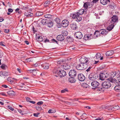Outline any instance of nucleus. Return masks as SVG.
Here are the masks:
<instances>
[{
    "label": "nucleus",
    "mask_w": 120,
    "mask_h": 120,
    "mask_svg": "<svg viewBox=\"0 0 120 120\" xmlns=\"http://www.w3.org/2000/svg\"><path fill=\"white\" fill-rule=\"evenodd\" d=\"M86 11L84 9H81L78 11L76 12L74 14H71L70 16L73 19H76V20L77 22H79L81 20L82 18L80 15H82L83 13L86 14Z\"/></svg>",
    "instance_id": "f257e3e1"
},
{
    "label": "nucleus",
    "mask_w": 120,
    "mask_h": 120,
    "mask_svg": "<svg viewBox=\"0 0 120 120\" xmlns=\"http://www.w3.org/2000/svg\"><path fill=\"white\" fill-rule=\"evenodd\" d=\"M90 58L86 57L83 56L79 59V61L81 64L83 65H86L88 64V61Z\"/></svg>",
    "instance_id": "f03ea898"
},
{
    "label": "nucleus",
    "mask_w": 120,
    "mask_h": 120,
    "mask_svg": "<svg viewBox=\"0 0 120 120\" xmlns=\"http://www.w3.org/2000/svg\"><path fill=\"white\" fill-rule=\"evenodd\" d=\"M110 22L116 25L118 22V17L116 15H113L110 19Z\"/></svg>",
    "instance_id": "7ed1b4c3"
},
{
    "label": "nucleus",
    "mask_w": 120,
    "mask_h": 120,
    "mask_svg": "<svg viewBox=\"0 0 120 120\" xmlns=\"http://www.w3.org/2000/svg\"><path fill=\"white\" fill-rule=\"evenodd\" d=\"M111 85L110 82L108 80L102 83V87L105 89L109 88L111 86Z\"/></svg>",
    "instance_id": "20e7f679"
},
{
    "label": "nucleus",
    "mask_w": 120,
    "mask_h": 120,
    "mask_svg": "<svg viewBox=\"0 0 120 120\" xmlns=\"http://www.w3.org/2000/svg\"><path fill=\"white\" fill-rule=\"evenodd\" d=\"M98 77V75L94 73H90L89 75V79L91 81L95 80L97 79Z\"/></svg>",
    "instance_id": "39448f33"
},
{
    "label": "nucleus",
    "mask_w": 120,
    "mask_h": 120,
    "mask_svg": "<svg viewBox=\"0 0 120 120\" xmlns=\"http://www.w3.org/2000/svg\"><path fill=\"white\" fill-rule=\"evenodd\" d=\"M74 36L75 38L78 39H81L83 36L82 33L80 31L75 33L74 34Z\"/></svg>",
    "instance_id": "423d86ee"
},
{
    "label": "nucleus",
    "mask_w": 120,
    "mask_h": 120,
    "mask_svg": "<svg viewBox=\"0 0 120 120\" xmlns=\"http://www.w3.org/2000/svg\"><path fill=\"white\" fill-rule=\"evenodd\" d=\"M60 70L56 68H55L52 70V72L53 75L56 77L58 76L59 74V72Z\"/></svg>",
    "instance_id": "0eeeda50"
},
{
    "label": "nucleus",
    "mask_w": 120,
    "mask_h": 120,
    "mask_svg": "<svg viewBox=\"0 0 120 120\" xmlns=\"http://www.w3.org/2000/svg\"><path fill=\"white\" fill-rule=\"evenodd\" d=\"M76 74V71L74 70H71L69 72V75L71 77H74Z\"/></svg>",
    "instance_id": "6e6552de"
},
{
    "label": "nucleus",
    "mask_w": 120,
    "mask_h": 120,
    "mask_svg": "<svg viewBox=\"0 0 120 120\" xmlns=\"http://www.w3.org/2000/svg\"><path fill=\"white\" fill-rule=\"evenodd\" d=\"M108 75L107 73H101L100 74L99 79L102 80H104L106 78L108 77Z\"/></svg>",
    "instance_id": "1a4fd4ad"
},
{
    "label": "nucleus",
    "mask_w": 120,
    "mask_h": 120,
    "mask_svg": "<svg viewBox=\"0 0 120 120\" xmlns=\"http://www.w3.org/2000/svg\"><path fill=\"white\" fill-rule=\"evenodd\" d=\"M61 23L62 26L63 27H66L68 26L69 22L68 20L64 19L62 21Z\"/></svg>",
    "instance_id": "9d476101"
},
{
    "label": "nucleus",
    "mask_w": 120,
    "mask_h": 120,
    "mask_svg": "<svg viewBox=\"0 0 120 120\" xmlns=\"http://www.w3.org/2000/svg\"><path fill=\"white\" fill-rule=\"evenodd\" d=\"M78 78L79 81H83L85 79V77L82 74H80L78 75Z\"/></svg>",
    "instance_id": "9b49d317"
},
{
    "label": "nucleus",
    "mask_w": 120,
    "mask_h": 120,
    "mask_svg": "<svg viewBox=\"0 0 120 120\" xmlns=\"http://www.w3.org/2000/svg\"><path fill=\"white\" fill-rule=\"evenodd\" d=\"M66 75V72L63 70H60L58 76L61 77H63L65 76Z\"/></svg>",
    "instance_id": "f8f14e48"
},
{
    "label": "nucleus",
    "mask_w": 120,
    "mask_h": 120,
    "mask_svg": "<svg viewBox=\"0 0 120 120\" xmlns=\"http://www.w3.org/2000/svg\"><path fill=\"white\" fill-rule=\"evenodd\" d=\"M115 25L110 22L109 25L107 27V30L109 31H110L114 28Z\"/></svg>",
    "instance_id": "ddd939ff"
},
{
    "label": "nucleus",
    "mask_w": 120,
    "mask_h": 120,
    "mask_svg": "<svg viewBox=\"0 0 120 120\" xmlns=\"http://www.w3.org/2000/svg\"><path fill=\"white\" fill-rule=\"evenodd\" d=\"M85 65H82L80 64H79L76 66V69L78 70H82L84 69L85 68L84 67Z\"/></svg>",
    "instance_id": "4468645a"
},
{
    "label": "nucleus",
    "mask_w": 120,
    "mask_h": 120,
    "mask_svg": "<svg viewBox=\"0 0 120 120\" xmlns=\"http://www.w3.org/2000/svg\"><path fill=\"white\" fill-rule=\"evenodd\" d=\"M92 35V34H86L84 35L83 39L85 40H87L91 39L92 38L91 36Z\"/></svg>",
    "instance_id": "2eb2a0df"
},
{
    "label": "nucleus",
    "mask_w": 120,
    "mask_h": 120,
    "mask_svg": "<svg viewBox=\"0 0 120 120\" xmlns=\"http://www.w3.org/2000/svg\"><path fill=\"white\" fill-rule=\"evenodd\" d=\"M99 84V82L96 81H93L91 83V86L95 88H96Z\"/></svg>",
    "instance_id": "dca6fc26"
},
{
    "label": "nucleus",
    "mask_w": 120,
    "mask_h": 120,
    "mask_svg": "<svg viewBox=\"0 0 120 120\" xmlns=\"http://www.w3.org/2000/svg\"><path fill=\"white\" fill-rule=\"evenodd\" d=\"M56 38L59 41H62L64 40V38L63 35H60L57 36Z\"/></svg>",
    "instance_id": "f3484780"
},
{
    "label": "nucleus",
    "mask_w": 120,
    "mask_h": 120,
    "mask_svg": "<svg viewBox=\"0 0 120 120\" xmlns=\"http://www.w3.org/2000/svg\"><path fill=\"white\" fill-rule=\"evenodd\" d=\"M70 27L73 30H76L78 28L75 22H74L70 25Z\"/></svg>",
    "instance_id": "a211bd4d"
},
{
    "label": "nucleus",
    "mask_w": 120,
    "mask_h": 120,
    "mask_svg": "<svg viewBox=\"0 0 120 120\" xmlns=\"http://www.w3.org/2000/svg\"><path fill=\"white\" fill-rule=\"evenodd\" d=\"M63 68L65 70H67L70 68V66L68 64H65L63 65Z\"/></svg>",
    "instance_id": "6ab92c4d"
},
{
    "label": "nucleus",
    "mask_w": 120,
    "mask_h": 120,
    "mask_svg": "<svg viewBox=\"0 0 120 120\" xmlns=\"http://www.w3.org/2000/svg\"><path fill=\"white\" fill-rule=\"evenodd\" d=\"M101 30H96L94 33V35H96V36L97 38L99 36H101Z\"/></svg>",
    "instance_id": "aec40b11"
},
{
    "label": "nucleus",
    "mask_w": 120,
    "mask_h": 120,
    "mask_svg": "<svg viewBox=\"0 0 120 120\" xmlns=\"http://www.w3.org/2000/svg\"><path fill=\"white\" fill-rule=\"evenodd\" d=\"M90 3L88 2H86L84 3L83 7L85 9L86 11V9L88 8V6H90Z\"/></svg>",
    "instance_id": "412c9836"
},
{
    "label": "nucleus",
    "mask_w": 120,
    "mask_h": 120,
    "mask_svg": "<svg viewBox=\"0 0 120 120\" xmlns=\"http://www.w3.org/2000/svg\"><path fill=\"white\" fill-rule=\"evenodd\" d=\"M113 77H110L108 79H107L109 82H111L112 83H114L116 84V80L115 78H113Z\"/></svg>",
    "instance_id": "4be33fe9"
},
{
    "label": "nucleus",
    "mask_w": 120,
    "mask_h": 120,
    "mask_svg": "<svg viewBox=\"0 0 120 120\" xmlns=\"http://www.w3.org/2000/svg\"><path fill=\"white\" fill-rule=\"evenodd\" d=\"M52 1L50 0H48L45 2L44 4V5L45 7L48 6L49 4H51L52 3Z\"/></svg>",
    "instance_id": "5701e85b"
},
{
    "label": "nucleus",
    "mask_w": 120,
    "mask_h": 120,
    "mask_svg": "<svg viewBox=\"0 0 120 120\" xmlns=\"http://www.w3.org/2000/svg\"><path fill=\"white\" fill-rule=\"evenodd\" d=\"M101 30H102L101 32V35H102L103 36H105L107 35L108 33V32L106 31L105 29H102Z\"/></svg>",
    "instance_id": "b1692460"
},
{
    "label": "nucleus",
    "mask_w": 120,
    "mask_h": 120,
    "mask_svg": "<svg viewBox=\"0 0 120 120\" xmlns=\"http://www.w3.org/2000/svg\"><path fill=\"white\" fill-rule=\"evenodd\" d=\"M41 66L43 68L45 69H48L49 68V64L48 63H45L41 65Z\"/></svg>",
    "instance_id": "393cba45"
},
{
    "label": "nucleus",
    "mask_w": 120,
    "mask_h": 120,
    "mask_svg": "<svg viewBox=\"0 0 120 120\" xmlns=\"http://www.w3.org/2000/svg\"><path fill=\"white\" fill-rule=\"evenodd\" d=\"M25 15L27 17H28L32 16L33 15V14L31 13L30 12L27 13H24Z\"/></svg>",
    "instance_id": "a878e982"
},
{
    "label": "nucleus",
    "mask_w": 120,
    "mask_h": 120,
    "mask_svg": "<svg viewBox=\"0 0 120 120\" xmlns=\"http://www.w3.org/2000/svg\"><path fill=\"white\" fill-rule=\"evenodd\" d=\"M100 1L101 4L104 5L107 4L108 1L110 2V1L109 0H100Z\"/></svg>",
    "instance_id": "bb28decb"
},
{
    "label": "nucleus",
    "mask_w": 120,
    "mask_h": 120,
    "mask_svg": "<svg viewBox=\"0 0 120 120\" xmlns=\"http://www.w3.org/2000/svg\"><path fill=\"white\" fill-rule=\"evenodd\" d=\"M47 24L48 26L49 27H52L53 24L52 22L51 21L49 22L48 21Z\"/></svg>",
    "instance_id": "cd10ccee"
},
{
    "label": "nucleus",
    "mask_w": 120,
    "mask_h": 120,
    "mask_svg": "<svg viewBox=\"0 0 120 120\" xmlns=\"http://www.w3.org/2000/svg\"><path fill=\"white\" fill-rule=\"evenodd\" d=\"M120 108L119 106L118 105L114 106L112 107H111V109L113 110H118Z\"/></svg>",
    "instance_id": "c85d7f7f"
},
{
    "label": "nucleus",
    "mask_w": 120,
    "mask_h": 120,
    "mask_svg": "<svg viewBox=\"0 0 120 120\" xmlns=\"http://www.w3.org/2000/svg\"><path fill=\"white\" fill-rule=\"evenodd\" d=\"M114 90L117 91H119L120 90V86L119 85L116 86L114 88Z\"/></svg>",
    "instance_id": "c756f323"
},
{
    "label": "nucleus",
    "mask_w": 120,
    "mask_h": 120,
    "mask_svg": "<svg viewBox=\"0 0 120 120\" xmlns=\"http://www.w3.org/2000/svg\"><path fill=\"white\" fill-rule=\"evenodd\" d=\"M74 77H71L69 79V81L71 83H73L75 82L76 80L74 78Z\"/></svg>",
    "instance_id": "7c9ffc66"
},
{
    "label": "nucleus",
    "mask_w": 120,
    "mask_h": 120,
    "mask_svg": "<svg viewBox=\"0 0 120 120\" xmlns=\"http://www.w3.org/2000/svg\"><path fill=\"white\" fill-rule=\"evenodd\" d=\"M45 17L48 19H49V20L50 19H51L52 18V16L50 14H45L44 15Z\"/></svg>",
    "instance_id": "2f4dec72"
},
{
    "label": "nucleus",
    "mask_w": 120,
    "mask_h": 120,
    "mask_svg": "<svg viewBox=\"0 0 120 120\" xmlns=\"http://www.w3.org/2000/svg\"><path fill=\"white\" fill-rule=\"evenodd\" d=\"M48 20L47 19H42L41 21V22L42 24L44 25L45 24H47L48 23Z\"/></svg>",
    "instance_id": "473e14b6"
},
{
    "label": "nucleus",
    "mask_w": 120,
    "mask_h": 120,
    "mask_svg": "<svg viewBox=\"0 0 120 120\" xmlns=\"http://www.w3.org/2000/svg\"><path fill=\"white\" fill-rule=\"evenodd\" d=\"M109 7L112 9L115 8H116V6L115 4H114V3H112L110 4L109 5Z\"/></svg>",
    "instance_id": "72a5a7b5"
},
{
    "label": "nucleus",
    "mask_w": 120,
    "mask_h": 120,
    "mask_svg": "<svg viewBox=\"0 0 120 120\" xmlns=\"http://www.w3.org/2000/svg\"><path fill=\"white\" fill-rule=\"evenodd\" d=\"M101 55L100 53H97L95 56V58L98 59H99L101 57Z\"/></svg>",
    "instance_id": "f704fd0d"
},
{
    "label": "nucleus",
    "mask_w": 120,
    "mask_h": 120,
    "mask_svg": "<svg viewBox=\"0 0 120 120\" xmlns=\"http://www.w3.org/2000/svg\"><path fill=\"white\" fill-rule=\"evenodd\" d=\"M116 72H112L111 73L110 76L111 77H114L116 75H117Z\"/></svg>",
    "instance_id": "c9c22d12"
},
{
    "label": "nucleus",
    "mask_w": 120,
    "mask_h": 120,
    "mask_svg": "<svg viewBox=\"0 0 120 120\" xmlns=\"http://www.w3.org/2000/svg\"><path fill=\"white\" fill-rule=\"evenodd\" d=\"M36 109L38 111H40L43 110L42 109L41 107L40 106L38 105L35 107Z\"/></svg>",
    "instance_id": "e433bc0d"
},
{
    "label": "nucleus",
    "mask_w": 120,
    "mask_h": 120,
    "mask_svg": "<svg viewBox=\"0 0 120 120\" xmlns=\"http://www.w3.org/2000/svg\"><path fill=\"white\" fill-rule=\"evenodd\" d=\"M2 75L5 76H8L9 75L8 72L5 71H2Z\"/></svg>",
    "instance_id": "4c0bfd02"
},
{
    "label": "nucleus",
    "mask_w": 120,
    "mask_h": 120,
    "mask_svg": "<svg viewBox=\"0 0 120 120\" xmlns=\"http://www.w3.org/2000/svg\"><path fill=\"white\" fill-rule=\"evenodd\" d=\"M106 56H107L111 57L110 58H112L113 56H112L113 54V53H105Z\"/></svg>",
    "instance_id": "58836bf2"
},
{
    "label": "nucleus",
    "mask_w": 120,
    "mask_h": 120,
    "mask_svg": "<svg viewBox=\"0 0 120 120\" xmlns=\"http://www.w3.org/2000/svg\"><path fill=\"white\" fill-rule=\"evenodd\" d=\"M43 14V13L40 12H37L36 14V16H41Z\"/></svg>",
    "instance_id": "ea45409f"
},
{
    "label": "nucleus",
    "mask_w": 120,
    "mask_h": 120,
    "mask_svg": "<svg viewBox=\"0 0 120 120\" xmlns=\"http://www.w3.org/2000/svg\"><path fill=\"white\" fill-rule=\"evenodd\" d=\"M30 72L31 73H33L35 75L37 73L36 70V69L31 70H30Z\"/></svg>",
    "instance_id": "a19ab883"
},
{
    "label": "nucleus",
    "mask_w": 120,
    "mask_h": 120,
    "mask_svg": "<svg viewBox=\"0 0 120 120\" xmlns=\"http://www.w3.org/2000/svg\"><path fill=\"white\" fill-rule=\"evenodd\" d=\"M7 67V66L4 64H2L1 66V68L3 70H5Z\"/></svg>",
    "instance_id": "79ce46f5"
},
{
    "label": "nucleus",
    "mask_w": 120,
    "mask_h": 120,
    "mask_svg": "<svg viewBox=\"0 0 120 120\" xmlns=\"http://www.w3.org/2000/svg\"><path fill=\"white\" fill-rule=\"evenodd\" d=\"M86 114L83 113L81 116V118L83 120H84L86 118Z\"/></svg>",
    "instance_id": "37998d69"
},
{
    "label": "nucleus",
    "mask_w": 120,
    "mask_h": 120,
    "mask_svg": "<svg viewBox=\"0 0 120 120\" xmlns=\"http://www.w3.org/2000/svg\"><path fill=\"white\" fill-rule=\"evenodd\" d=\"M60 20L59 18H56L55 19V21L57 24L60 23Z\"/></svg>",
    "instance_id": "c03bdc74"
},
{
    "label": "nucleus",
    "mask_w": 120,
    "mask_h": 120,
    "mask_svg": "<svg viewBox=\"0 0 120 120\" xmlns=\"http://www.w3.org/2000/svg\"><path fill=\"white\" fill-rule=\"evenodd\" d=\"M62 34L63 36H66L68 35V32L66 31H63L62 32Z\"/></svg>",
    "instance_id": "a18cd8bd"
},
{
    "label": "nucleus",
    "mask_w": 120,
    "mask_h": 120,
    "mask_svg": "<svg viewBox=\"0 0 120 120\" xmlns=\"http://www.w3.org/2000/svg\"><path fill=\"white\" fill-rule=\"evenodd\" d=\"M82 86L84 88H86L88 87V85L87 83H84L83 84Z\"/></svg>",
    "instance_id": "49530a36"
},
{
    "label": "nucleus",
    "mask_w": 120,
    "mask_h": 120,
    "mask_svg": "<svg viewBox=\"0 0 120 120\" xmlns=\"http://www.w3.org/2000/svg\"><path fill=\"white\" fill-rule=\"evenodd\" d=\"M28 6H26V7L23 6H21V8L26 10L27 9H28Z\"/></svg>",
    "instance_id": "de8ad7c7"
},
{
    "label": "nucleus",
    "mask_w": 120,
    "mask_h": 120,
    "mask_svg": "<svg viewBox=\"0 0 120 120\" xmlns=\"http://www.w3.org/2000/svg\"><path fill=\"white\" fill-rule=\"evenodd\" d=\"M11 78L8 77L7 78V79L8 81L10 82L11 83H12L13 82V81L11 79Z\"/></svg>",
    "instance_id": "09e8293b"
},
{
    "label": "nucleus",
    "mask_w": 120,
    "mask_h": 120,
    "mask_svg": "<svg viewBox=\"0 0 120 120\" xmlns=\"http://www.w3.org/2000/svg\"><path fill=\"white\" fill-rule=\"evenodd\" d=\"M88 64L89 66H91L90 65H92L94 64V61H88Z\"/></svg>",
    "instance_id": "8fccbe9b"
},
{
    "label": "nucleus",
    "mask_w": 120,
    "mask_h": 120,
    "mask_svg": "<svg viewBox=\"0 0 120 120\" xmlns=\"http://www.w3.org/2000/svg\"><path fill=\"white\" fill-rule=\"evenodd\" d=\"M40 64L39 63H38L37 62L35 64L32 65V66L33 67H37L38 66H39Z\"/></svg>",
    "instance_id": "3c124183"
},
{
    "label": "nucleus",
    "mask_w": 120,
    "mask_h": 120,
    "mask_svg": "<svg viewBox=\"0 0 120 120\" xmlns=\"http://www.w3.org/2000/svg\"><path fill=\"white\" fill-rule=\"evenodd\" d=\"M64 61L63 60H60L59 61H57V63L58 64H61L64 63Z\"/></svg>",
    "instance_id": "603ef678"
},
{
    "label": "nucleus",
    "mask_w": 120,
    "mask_h": 120,
    "mask_svg": "<svg viewBox=\"0 0 120 120\" xmlns=\"http://www.w3.org/2000/svg\"><path fill=\"white\" fill-rule=\"evenodd\" d=\"M56 112V111L55 110H54V111L52 110L51 109H50L48 111V112L49 113H54Z\"/></svg>",
    "instance_id": "864d4df0"
},
{
    "label": "nucleus",
    "mask_w": 120,
    "mask_h": 120,
    "mask_svg": "<svg viewBox=\"0 0 120 120\" xmlns=\"http://www.w3.org/2000/svg\"><path fill=\"white\" fill-rule=\"evenodd\" d=\"M31 59L30 58H29L27 59H26V60L25 61L26 62H29L31 61Z\"/></svg>",
    "instance_id": "5fc2aeb1"
},
{
    "label": "nucleus",
    "mask_w": 120,
    "mask_h": 120,
    "mask_svg": "<svg viewBox=\"0 0 120 120\" xmlns=\"http://www.w3.org/2000/svg\"><path fill=\"white\" fill-rule=\"evenodd\" d=\"M43 102L42 101H40L38 102L37 104L39 105H40L43 104Z\"/></svg>",
    "instance_id": "6e6d98bb"
},
{
    "label": "nucleus",
    "mask_w": 120,
    "mask_h": 120,
    "mask_svg": "<svg viewBox=\"0 0 120 120\" xmlns=\"http://www.w3.org/2000/svg\"><path fill=\"white\" fill-rule=\"evenodd\" d=\"M40 114L39 113H34V116L35 117H37L38 116V115Z\"/></svg>",
    "instance_id": "4d7b16f0"
},
{
    "label": "nucleus",
    "mask_w": 120,
    "mask_h": 120,
    "mask_svg": "<svg viewBox=\"0 0 120 120\" xmlns=\"http://www.w3.org/2000/svg\"><path fill=\"white\" fill-rule=\"evenodd\" d=\"M8 108L12 111H13L14 110V108H12L10 106H8Z\"/></svg>",
    "instance_id": "13d9d810"
},
{
    "label": "nucleus",
    "mask_w": 120,
    "mask_h": 120,
    "mask_svg": "<svg viewBox=\"0 0 120 120\" xmlns=\"http://www.w3.org/2000/svg\"><path fill=\"white\" fill-rule=\"evenodd\" d=\"M120 85V79H117L116 80V84Z\"/></svg>",
    "instance_id": "bf43d9fd"
},
{
    "label": "nucleus",
    "mask_w": 120,
    "mask_h": 120,
    "mask_svg": "<svg viewBox=\"0 0 120 120\" xmlns=\"http://www.w3.org/2000/svg\"><path fill=\"white\" fill-rule=\"evenodd\" d=\"M8 10L9 12L10 13L12 12L13 11V10L11 8L8 9Z\"/></svg>",
    "instance_id": "052dcab7"
},
{
    "label": "nucleus",
    "mask_w": 120,
    "mask_h": 120,
    "mask_svg": "<svg viewBox=\"0 0 120 120\" xmlns=\"http://www.w3.org/2000/svg\"><path fill=\"white\" fill-rule=\"evenodd\" d=\"M26 99L27 101L30 102V98L28 97H26Z\"/></svg>",
    "instance_id": "680f3d73"
},
{
    "label": "nucleus",
    "mask_w": 120,
    "mask_h": 120,
    "mask_svg": "<svg viewBox=\"0 0 120 120\" xmlns=\"http://www.w3.org/2000/svg\"><path fill=\"white\" fill-rule=\"evenodd\" d=\"M67 90L66 89H65L63 90H62L61 91V93H64L66 91H67Z\"/></svg>",
    "instance_id": "e2e57ef3"
},
{
    "label": "nucleus",
    "mask_w": 120,
    "mask_h": 120,
    "mask_svg": "<svg viewBox=\"0 0 120 120\" xmlns=\"http://www.w3.org/2000/svg\"><path fill=\"white\" fill-rule=\"evenodd\" d=\"M43 40V38L41 36V37H40V39H39V40H38V41H39L41 42V41H42Z\"/></svg>",
    "instance_id": "0e129e2a"
},
{
    "label": "nucleus",
    "mask_w": 120,
    "mask_h": 120,
    "mask_svg": "<svg viewBox=\"0 0 120 120\" xmlns=\"http://www.w3.org/2000/svg\"><path fill=\"white\" fill-rule=\"evenodd\" d=\"M52 41L53 42H55L57 44H58L57 41L55 39H52Z\"/></svg>",
    "instance_id": "69168bd1"
},
{
    "label": "nucleus",
    "mask_w": 120,
    "mask_h": 120,
    "mask_svg": "<svg viewBox=\"0 0 120 120\" xmlns=\"http://www.w3.org/2000/svg\"><path fill=\"white\" fill-rule=\"evenodd\" d=\"M89 66L88 68L86 70V71H87L88 72L90 71V69L92 68V67H91V66Z\"/></svg>",
    "instance_id": "338daca9"
},
{
    "label": "nucleus",
    "mask_w": 120,
    "mask_h": 120,
    "mask_svg": "<svg viewBox=\"0 0 120 120\" xmlns=\"http://www.w3.org/2000/svg\"><path fill=\"white\" fill-rule=\"evenodd\" d=\"M103 120V118H100L99 117L95 119V120Z\"/></svg>",
    "instance_id": "774afa93"
}]
</instances>
